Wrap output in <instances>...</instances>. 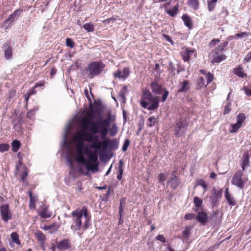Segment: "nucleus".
I'll return each instance as SVG.
<instances>
[{
  "label": "nucleus",
  "mask_w": 251,
  "mask_h": 251,
  "mask_svg": "<svg viewBox=\"0 0 251 251\" xmlns=\"http://www.w3.org/2000/svg\"><path fill=\"white\" fill-rule=\"evenodd\" d=\"M194 203L195 207L200 208L202 206V201L198 197H195L194 199Z\"/></svg>",
  "instance_id": "49530a36"
},
{
  "label": "nucleus",
  "mask_w": 251,
  "mask_h": 251,
  "mask_svg": "<svg viewBox=\"0 0 251 251\" xmlns=\"http://www.w3.org/2000/svg\"><path fill=\"white\" fill-rule=\"evenodd\" d=\"M76 136V141L78 142L76 147H83L84 139L81 138V134L80 133H77Z\"/></svg>",
  "instance_id": "37998d69"
},
{
  "label": "nucleus",
  "mask_w": 251,
  "mask_h": 251,
  "mask_svg": "<svg viewBox=\"0 0 251 251\" xmlns=\"http://www.w3.org/2000/svg\"><path fill=\"white\" fill-rule=\"evenodd\" d=\"M125 205H126L125 199L124 198H123L120 200V205L119 207V214L120 219H121L122 218V213L124 211Z\"/></svg>",
  "instance_id": "72a5a7b5"
},
{
  "label": "nucleus",
  "mask_w": 251,
  "mask_h": 251,
  "mask_svg": "<svg viewBox=\"0 0 251 251\" xmlns=\"http://www.w3.org/2000/svg\"><path fill=\"white\" fill-rule=\"evenodd\" d=\"M56 248L59 251H64L70 249L71 248L70 240L65 239L57 242Z\"/></svg>",
  "instance_id": "4468645a"
},
{
  "label": "nucleus",
  "mask_w": 251,
  "mask_h": 251,
  "mask_svg": "<svg viewBox=\"0 0 251 251\" xmlns=\"http://www.w3.org/2000/svg\"><path fill=\"white\" fill-rule=\"evenodd\" d=\"M84 154H88V151L87 150H84L83 147H76V159L79 164H82L86 163Z\"/></svg>",
  "instance_id": "f8f14e48"
},
{
  "label": "nucleus",
  "mask_w": 251,
  "mask_h": 251,
  "mask_svg": "<svg viewBox=\"0 0 251 251\" xmlns=\"http://www.w3.org/2000/svg\"><path fill=\"white\" fill-rule=\"evenodd\" d=\"M207 215L205 212L201 211L198 213L196 217V220L201 224L204 225L207 221Z\"/></svg>",
  "instance_id": "6ab92c4d"
},
{
  "label": "nucleus",
  "mask_w": 251,
  "mask_h": 251,
  "mask_svg": "<svg viewBox=\"0 0 251 251\" xmlns=\"http://www.w3.org/2000/svg\"><path fill=\"white\" fill-rule=\"evenodd\" d=\"M169 67L168 68V70L170 73L172 74V75H175V70L176 68L175 66L173 65V63L172 62H170L169 64Z\"/></svg>",
  "instance_id": "de8ad7c7"
},
{
  "label": "nucleus",
  "mask_w": 251,
  "mask_h": 251,
  "mask_svg": "<svg viewBox=\"0 0 251 251\" xmlns=\"http://www.w3.org/2000/svg\"><path fill=\"white\" fill-rule=\"evenodd\" d=\"M35 202L36 200L35 198H30V201H29V207L30 209H34L35 208Z\"/></svg>",
  "instance_id": "6e6d98bb"
},
{
  "label": "nucleus",
  "mask_w": 251,
  "mask_h": 251,
  "mask_svg": "<svg viewBox=\"0 0 251 251\" xmlns=\"http://www.w3.org/2000/svg\"><path fill=\"white\" fill-rule=\"evenodd\" d=\"M241 126H241V125H239L237 123L231 124L230 125L231 128L229 129V131L231 133H235L237 132Z\"/></svg>",
  "instance_id": "79ce46f5"
},
{
  "label": "nucleus",
  "mask_w": 251,
  "mask_h": 251,
  "mask_svg": "<svg viewBox=\"0 0 251 251\" xmlns=\"http://www.w3.org/2000/svg\"><path fill=\"white\" fill-rule=\"evenodd\" d=\"M233 73L235 75L238 76L243 78L245 76V74L243 71V68L239 66L238 68H235L233 71Z\"/></svg>",
  "instance_id": "473e14b6"
},
{
  "label": "nucleus",
  "mask_w": 251,
  "mask_h": 251,
  "mask_svg": "<svg viewBox=\"0 0 251 251\" xmlns=\"http://www.w3.org/2000/svg\"><path fill=\"white\" fill-rule=\"evenodd\" d=\"M71 216L73 218V223L75 224V226H71L72 229L78 231L83 229L85 230L91 225V216L86 206H83L81 209H76L73 211Z\"/></svg>",
  "instance_id": "f03ea898"
},
{
  "label": "nucleus",
  "mask_w": 251,
  "mask_h": 251,
  "mask_svg": "<svg viewBox=\"0 0 251 251\" xmlns=\"http://www.w3.org/2000/svg\"><path fill=\"white\" fill-rule=\"evenodd\" d=\"M87 117L90 120H86V121H91V120H93L95 117V111L94 110H91L87 113ZM91 122H92L91 121ZM84 122V121L83 122Z\"/></svg>",
  "instance_id": "864d4df0"
},
{
  "label": "nucleus",
  "mask_w": 251,
  "mask_h": 251,
  "mask_svg": "<svg viewBox=\"0 0 251 251\" xmlns=\"http://www.w3.org/2000/svg\"><path fill=\"white\" fill-rule=\"evenodd\" d=\"M244 60H245L247 62H250L251 61V51H250L248 53V54L246 55L244 58Z\"/></svg>",
  "instance_id": "774afa93"
},
{
  "label": "nucleus",
  "mask_w": 251,
  "mask_h": 251,
  "mask_svg": "<svg viewBox=\"0 0 251 251\" xmlns=\"http://www.w3.org/2000/svg\"><path fill=\"white\" fill-rule=\"evenodd\" d=\"M59 226L56 223H53L52 225L45 226L43 227V229L45 230H48L50 234H53L56 232Z\"/></svg>",
  "instance_id": "b1692460"
},
{
  "label": "nucleus",
  "mask_w": 251,
  "mask_h": 251,
  "mask_svg": "<svg viewBox=\"0 0 251 251\" xmlns=\"http://www.w3.org/2000/svg\"><path fill=\"white\" fill-rule=\"evenodd\" d=\"M38 110V107H35L30 110H29L27 113V117L29 119H32L35 114L37 111Z\"/></svg>",
  "instance_id": "58836bf2"
},
{
  "label": "nucleus",
  "mask_w": 251,
  "mask_h": 251,
  "mask_svg": "<svg viewBox=\"0 0 251 251\" xmlns=\"http://www.w3.org/2000/svg\"><path fill=\"white\" fill-rule=\"evenodd\" d=\"M148 120H149V123L148 124V125L149 127H152V126H154L157 121L156 119L153 116L150 117L149 118Z\"/></svg>",
  "instance_id": "3c124183"
},
{
  "label": "nucleus",
  "mask_w": 251,
  "mask_h": 251,
  "mask_svg": "<svg viewBox=\"0 0 251 251\" xmlns=\"http://www.w3.org/2000/svg\"><path fill=\"white\" fill-rule=\"evenodd\" d=\"M105 65L101 61H93L88 64L86 71L89 72L88 77L93 78L100 75L104 70Z\"/></svg>",
  "instance_id": "20e7f679"
},
{
  "label": "nucleus",
  "mask_w": 251,
  "mask_h": 251,
  "mask_svg": "<svg viewBox=\"0 0 251 251\" xmlns=\"http://www.w3.org/2000/svg\"><path fill=\"white\" fill-rule=\"evenodd\" d=\"M0 208L2 220L4 223H7L12 217L9 205L8 204H2L0 206Z\"/></svg>",
  "instance_id": "9d476101"
},
{
  "label": "nucleus",
  "mask_w": 251,
  "mask_h": 251,
  "mask_svg": "<svg viewBox=\"0 0 251 251\" xmlns=\"http://www.w3.org/2000/svg\"><path fill=\"white\" fill-rule=\"evenodd\" d=\"M187 3L189 6L195 10H197L199 8L198 0H188Z\"/></svg>",
  "instance_id": "2f4dec72"
},
{
  "label": "nucleus",
  "mask_w": 251,
  "mask_h": 251,
  "mask_svg": "<svg viewBox=\"0 0 251 251\" xmlns=\"http://www.w3.org/2000/svg\"><path fill=\"white\" fill-rule=\"evenodd\" d=\"M175 135L180 137L185 133L186 131V126L181 121L176 123L175 125Z\"/></svg>",
  "instance_id": "2eb2a0df"
},
{
  "label": "nucleus",
  "mask_w": 251,
  "mask_h": 251,
  "mask_svg": "<svg viewBox=\"0 0 251 251\" xmlns=\"http://www.w3.org/2000/svg\"><path fill=\"white\" fill-rule=\"evenodd\" d=\"M38 215L42 218L47 219L50 218L51 215V212L49 210V206L43 204L40 207V209L37 211Z\"/></svg>",
  "instance_id": "ddd939ff"
},
{
  "label": "nucleus",
  "mask_w": 251,
  "mask_h": 251,
  "mask_svg": "<svg viewBox=\"0 0 251 251\" xmlns=\"http://www.w3.org/2000/svg\"><path fill=\"white\" fill-rule=\"evenodd\" d=\"M127 91V87L126 86H124L122 88V90L120 92L119 97L123 100L124 103L126 102L125 92Z\"/></svg>",
  "instance_id": "a18cd8bd"
},
{
  "label": "nucleus",
  "mask_w": 251,
  "mask_h": 251,
  "mask_svg": "<svg viewBox=\"0 0 251 251\" xmlns=\"http://www.w3.org/2000/svg\"><path fill=\"white\" fill-rule=\"evenodd\" d=\"M205 81L202 77H200L197 81V88L201 89L204 85Z\"/></svg>",
  "instance_id": "c03bdc74"
},
{
  "label": "nucleus",
  "mask_w": 251,
  "mask_h": 251,
  "mask_svg": "<svg viewBox=\"0 0 251 251\" xmlns=\"http://www.w3.org/2000/svg\"><path fill=\"white\" fill-rule=\"evenodd\" d=\"M226 58V56L225 55L221 54L216 57H214L213 58H212V59L211 60V62L212 63H220L223 60H225Z\"/></svg>",
  "instance_id": "c9c22d12"
},
{
  "label": "nucleus",
  "mask_w": 251,
  "mask_h": 251,
  "mask_svg": "<svg viewBox=\"0 0 251 251\" xmlns=\"http://www.w3.org/2000/svg\"><path fill=\"white\" fill-rule=\"evenodd\" d=\"M181 18L183 21L184 25L188 28L192 29L193 27V23L190 16L187 14H183Z\"/></svg>",
  "instance_id": "5701e85b"
},
{
  "label": "nucleus",
  "mask_w": 251,
  "mask_h": 251,
  "mask_svg": "<svg viewBox=\"0 0 251 251\" xmlns=\"http://www.w3.org/2000/svg\"><path fill=\"white\" fill-rule=\"evenodd\" d=\"M81 134V138L84 139V141L89 143H92L91 147L95 149L97 146V142L99 138V136L95 135V134H90L85 131H83Z\"/></svg>",
  "instance_id": "6e6552de"
},
{
  "label": "nucleus",
  "mask_w": 251,
  "mask_h": 251,
  "mask_svg": "<svg viewBox=\"0 0 251 251\" xmlns=\"http://www.w3.org/2000/svg\"><path fill=\"white\" fill-rule=\"evenodd\" d=\"M35 236L37 239L41 243H43L46 240V236L42 231L40 230L37 231L35 233Z\"/></svg>",
  "instance_id": "7c9ffc66"
},
{
  "label": "nucleus",
  "mask_w": 251,
  "mask_h": 251,
  "mask_svg": "<svg viewBox=\"0 0 251 251\" xmlns=\"http://www.w3.org/2000/svg\"><path fill=\"white\" fill-rule=\"evenodd\" d=\"M118 131V127L116 123H113L111 128L109 130V134L110 136L113 137L115 136Z\"/></svg>",
  "instance_id": "f704fd0d"
},
{
  "label": "nucleus",
  "mask_w": 251,
  "mask_h": 251,
  "mask_svg": "<svg viewBox=\"0 0 251 251\" xmlns=\"http://www.w3.org/2000/svg\"><path fill=\"white\" fill-rule=\"evenodd\" d=\"M140 105L144 108L149 111H154L159 106V100L157 97H153L151 93L148 89H145L143 92Z\"/></svg>",
  "instance_id": "7ed1b4c3"
},
{
  "label": "nucleus",
  "mask_w": 251,
  "mask_h": 251,
  "mask_svg": "<svg viewBox=\"0 0 251 251\" xmlns=\"http://www.w3.org/2000/svg\"><path fill=\"white\" fill-rule=\"evenodd\" d=\"M249 158L250 155L248 153L245 152L243 154L242 162L241 164L243 171L245 170L246 168L250 166Z\"/></svg>",
  "instance_id": "412c9836"
},
{
  "label": "nucleus",
  "mask_w": 251,
  "mask_h": 251,
  "mask_svg": "<svg viewBox=\"0 0 251 251\" xmlns=\"http://www.w3.org/2000/svg\"><path fill=\"white\" fill-rule=\"evenodd\" d=\"M192 228L191 226H187L182 232L181 237H180L183 243H186L189 238L191 234V230Z\"/></svg>",
  "instance_id": "aec40b11"
},
{
  "label": "nucleus",
  "mask_w": 251,
  "mask_h": 251,
  "mask_svg": "<svg viewBox=\"0 0 251 251\" xmlns=\"http://www.w3.org/2000/svg\"><path fill=\"white\" fill-rule=\"evenodd\" d=\"M27 176H28V173L27 172V169H25L21 176V180L23 181V182H24L25 180L26 177Z\"/></svg>",
  "instance_id": "69168bd1"
},
{
  "label": "nucleus",
  "mask_w": 251,
  "mask_h": 251,
  "mask_svg": "<svg viewBox=\"0 0 251 251\" xmlns=\"http://www.w3.org/2000/svg\"><path fill=\"white\" fill-rule=\"evenodd\" d=\"M83 27L87 32H93L94 31V26L90 23L84 24Z\"/></svg>",
  "instance_id": "a19ab883"
},
{
  "label": "nucleus",
  "mask_w": 251,
  "mask_h": 251,
  "mask_svg": "<svg viewBox=\"0 0 251 251\" xmlns=\"http://www.w3.org/2000/svg\"><path fill=\"white\" fill-rule=\"evenodd\" d=\"M175 172H173L171 174L170 180L168 182V184L170 185V187L173 189H176L179 185L180 182L178 177L175 174Z\"/></svg>",
  "instance_id": "f3484780"
},
{
  "label": "nucleus",
  "mask_w": 251,
  "mask_h": 251,
  "mask_svg": "<svg viewBox=\"0 0 251 251\" xmlns=\"http://www.w3.org/2000/svg\"><path fill=\"white\" fill-rule=\"evenodd\" d=\"M89 160H86V163L82 164L85 165L88 171L93 172L98 171L99 163L98 162V156L96 153H91L88 151V154H87Z\"/></svg>",
  "instance_id": "39448f33"
},
{
  "label": "nucleus",
  "mask_w": 251,
  "mask_h": 251,
  "mask_svg": "<svg viewBox=\"0 0 251 251\" xmlns=\"http://www.w3.org/2000/svg\"><path fill=\"white\" fill-rule=\"evenodd\" d=\"M194 51L192 50H188L187 48L185 49L183 51L181 52L182 58L184 61L187 62L189 60L190 56L194 53Z\"/></svg>",
  "instance_id": "4be33fe9"
},
{
  "label": "nucleus",
  "mask_w": 251,
  "mask_h": 251,
  "mask_svg": "<svg viewBox=\"0 0 251 251\" xmlns=\"http://www.w3.org/2000/svg\"><path fill=\"white\" fill-rule=\"evenodd\" d=\"M130 74V70L128 67L124 68L123 71L118 70L113 74L115 77L118 78L120 79L125 80L127 78Z\"/></svg>",
  "instance_id": "dca6fc26"
},
{
  "label": "nucleus",
  "mask_w": 251,
  "mask_h": 251,
  "mask_svg": "<svg viewBox=\"0 0 251 251\" xmlns=\"http://www.w3.org/2000/svg\"><path fill=\"white\" fill-rule=\"evenodd\" d=\"M9 147V144L7 143L0 144V152H3L8 151Z\"/></svg>",
  "instance_id": "8fccbe9b"
},
{
  "label": "nucleus",
  "mask_w": 251,
  "mask_h": 251,
  "mask_svg": "<svg viewBox=\"0 0 251 251\" xmlns=\"http://www.w3.org/2000/svg\"><path fill=\"white\" fill-rule=\"evenodd\" d=\"M246 119V116L244 113H240L236 117V123L238 124L239 125H241V126L242 125V123Z\"/></svg>",
  "instance_id": "4c0bfd02"
},
{
  "label": "nucleus",
  "mask_w": 251,
  "mask_h": 251,
  "mask_svg": "<svg viewBox=\"0 0 251 251\" xmlns=\"http://www.w3.org/2000/svg\"><path fill=\"white\" fill-rule=\"evenodd\" d=\"M112 120L110 114L106 119H100L97 122L85 121L82 124V126L89 129L93 134H100V138L103 141L101 142L98 139L95 151L100 152V150L105 151L109 148L110 139L106 138L109 132V127Z\"/></svg>",
  "instance_id": "f257e3e1"
},
{
  "label": "nucleus",
  "mask_w": 251,
  "mask_h": 251,
  "mask_svg": "<svg viewBox=\"0 0 251 251\" xmlns=\"http://www.w3.org/2000/svg\"><path fill=\"white\" fill-rule=\"evenodd\" d=\"M169 91H167L166 89H164V92L162 96L161 100L162 102H164L167 100L168 96H169Z\"/></svg>",
  "instance_id": "bf43d9fd"
},
{
  "label": "nucleus",
  "mask_w": 251,
  "mask_h": 251,
  "mask_svg": "<svg viewBox=\"0 0 251 251\" xmlns=\"http://www.w3.org/2000/svg\"><path fill=\"white\" fill-rule=\"evenodd\" d=\"M23 12V10L18 9L14 11L9 17L3 23V26L5 29H7L12 25V24L16 21Z\"/></svg>",
  "instance_id": "423d86ee"
},
{
  "label": "nucleus",
  "mask_w": 251,
  "mask_h": 251,
  "mask_svg": "<svg viewBox=\"0 0 251 251\" xmlns=\"http://www.w3.org/2000/svg\"><path fill=\"white\" fill-rule=\"evenodd\" d=\"M196 216H195V215L194 214L189 213V214H186L185 215L184 218L186 220H192V219H194L195 218H196Z\"/></svg>",
  "instance_id": "e2e57ef3"
},
{
  "label": "nucleus",
  "mask_w": 251,
  "mask_h": 251,
  "mask_svg": "<svg viewBox=\"0 0 251 251\" xmlns=\"http://www.w3.org/2000/svg\"><path fill=\"white\" fill-rule=\"evenodd\" d=\"M130 144L129 140L128 139H126L124 141V145L122 147L123 151H127L128 147Z\"/></svg>",
  "instance_id": "4d7b16f0"
},
{
  "label": "nucleus",
  "mask_w": 251,
  "mask_h": 251,
  "mask_svg": "<svg viewBox=\"0 0 251 251\" xmlns=\"http://www.w3.org/2000/svg\"><path fill=\"white\" fill-rule=\"evenodd\" d=\"M123 165L124 162L122 160H119V165L118 167V174L117 175V178L118 180H121L122 178V175L123 174Z\"/></svg>",
  "instance_id": "c756f323"
},
{
  "label": "nucleus",
  "mask_w": 251,
  "mask_h": 251,
  "mask_svg": "<svg viewBox=\"0 0 251 251\" xmlns=\"http://www.w3.org/2000/svg\"><path fill=\"white\" fill-rule=\"evenodd\" d=\"M152 92L154 94H159L161 92V86L156 81H153L151 83Z\"/></svg>",
  "instance_id": "393cba45"
},
{
  "label": "nucleus",
  "mask_w": 251,
  "mask_h": 251,
  "mask_svg": "<svg viewBox=\"0 0 251 251\" xmlns=\"http://www.w3.org/2000/svg\"><path fill=\"white\" fill-rule=\"evenodd\" d=\"M178 10V4L174 6L172 8H170L166 11V13L172 17H175Z\"/></svg>",
  "instance_id": "cd10ccee"
},
{
  "label": "nucleus",
  "mask_w": 251,
  "mask_h": 251,
  "mask_svg": "<svg viewBox=\"0 0 251 251\" xmlns=\"http://www.w3.org/2000/svg\"><path fill=\"white\" fill-rule=\"evenodd\" d=\"M197 184L198 185L201 186L203 188V189H204V191H205L206 190V189H207V185L205 183V181L203 179H200L198 181Z\"/></svg>",
  "instance_id": "603ef678"
},
{
  "label": "nucleus",
  "mask_w": 251,
  "mask_h": 251,
  "mask_svg": "<svg viewBox=\"0 0 251 251\" xmlns=\"http://www.w3.org/2000/svg\"><path fill=\"white\" fill-rule=\"evenodd\" d=\"M178 92H186L189 89V82L187 80L183 81L180 85Z\"/></svg>",
  "instance_id": "c85d7f7f"
},
{
  "label": "nucleus",
  "mask_w": 251,
  "mask_h": 251,
  "mask_svg": "<svg viewBox=\"0 0 251 251\" xmlns=\"http://www.w3.org/2000/svg\"><path fill=\"white\" fill-rule=\"evenodd\" d=\"M11 237L13 242L16 244L18 245L20 244V241L19 239V235L16 232H12L11 234Z\"/></svg>",
  "instance_id": "ea45409f"
},
{
  "label": "nucleus",
  "mask_w": 251,
  "mask_h": 251,
  "mask_svg": "<svg viewBox=\"0 0 251 251\" xmlns=\"http://www.w3.org/2000/svg\"><path fill=\"white\" fill-rule=\"evenodd\" d=\"M228 42L227 41H225L221 43L217 48L214 50V53L215 54H218L220 52H222L225 50V48L227 46Z\"/></svg>",
  "instance_id": "bb28decb"
},
{
  "label": "nucleus",
  "mask_w": 251,
  "mask_h": 251,
  "mask_svg": "<svg viewBox=\"0 0 251 251\" xmlns=\"http://www.w3.org/2000/svg\"><path fill=\"white\" fill-rule=\"evenodd\" d=\"M230 105H231V104L230 103H228L227 104H226V106L225 107V110L224 112V114L225 115L227 114L228 113H229L230 112V111H231Z\"/></svg>",
  "instance_id": "0e129e2a"
},
{
  "label": "nucleus",
  "mask_w": 251,
  "mask_h": 251,
  "mask_svg": "<svg viewBox=\"0 0 251 251\" xmlns=\"http://www.w3.org/2000/svg\"><path fill=\"white\" fill-rule=\"evenodd\" d=\"M71 128V126L70 125H68L64 131V133L63 134V145L66 148H68L70 144L67 141V137H68V134L69 133V131Z\"/></svg>",
  "instance_id": "a878e982"
},
{
  "label": "nucleus",
  "mask_w": 251,
  "mask_h": 251,
  "mask_svg": "<svg viewBox=\"0 0 251 251\" xmlns=\"http://www.w3.org/2000/svg\"><path fill=\"white\" fill-rule=\"evenodd\" d=\"M213 77H214V76L213 75L211 74L210 73H208L206 74V81H207V84H209V83H210L213 79Z\"/></svg>",
  "instance_id": "5fc2aeb1"
},
{
  "label": "nucleus",
  "mask_w": 251,
  "mask_h": 251,
  "mask_svg": "<svg viewBox=\"0 0 251 251\" xmlns=\"http://www.w3.org/2000/svg\"><path fill=\"white\" fill-rule=\"evenodd\" d=\"M118 143L116 139L110 140L109 142V148L111 149L117 148Z\"/></svg>",
  "instance_id": "09e8293b"
},
{
  "label": "nucleus",
  "mask_w": 251,
  "mask_h": 251,
  "mask_svg": "<svg viewBox=\"0 0 251 251\" xmlns=\"http://www.w3.org/2000/svg\"><path fill=\"white\" fill-rule=\"evenodd\" d=\"M66 45L70 48H73L74 47V43L73 41L70 38H67L66 40Z\"/></svg>",
  "instance_id": "13d9d810"
},
{
  "label": "nucleus",
  "mask_w": 251,
  "mask_h": 251,
  "mask_svg": "<svg viewBox=\"0 0 251 251\" xmlns=\"http://www.w3.org/2000/svg\"><path fill=\"white\" fill-rule=\"evenodd\" d=\"M11 146L12 147L13 151L14 152H17L21 146V143L19 141L14 140L12 141Z\"/></svg>",
  "instance_id": "e433bc0d"
},
{
  "label": "nucleus",
  "mask_w": 251,
  "mask_h": 251,
  "mask_svg": "<svg viewBox=\"0 0 251 251\" xmlns=\"http://www.w3.org/2000/svg\"><path fill=\"white\" fill-rule=\"evenodd\" d=\"M223 189L217 190L213 188L212 190V196L209 197L210 203L212 207L217 206L219 205V199L222 197Z\"/></svg>",
  "instance_id": "0eeeda50"
},
{
  "label": "nucleus",
  "mask_w": 251,
  "mask_h": 251,
  "mask_svg": "<svg viewBox=\"0 0 251 251\" xmlns=\"http://www.w3.org/2000/svg\"><path fill=\"white\" fill-rule=\"evenodd\" d=\"M155 239L163 243H165L167 242L166 239L165 238L164 236L162 235H157L155 237Z\"/></svg>",
  "instance_id": "680f3d73"
},
{
  "label": "nucleus",
  "mask_w": 251,
  "mask_h": 251,
  "mask_svg": "<svg viewBox=\"0 0 251 251\" xmlns=\"http://www.w3.org/2000/svg\"><path fill=\"white\" fill-rule=\"evenodd\" d=\"M220 14L221 16L225 17L228 15L229 12L226 8L223 7Z\"/></svg>",
  "instance_id": "052dcab7"
},
{
  "label": "nucleus",
  "mask_w": 251,
  "mask_h": 251,
  "mask_svg": "<svg viewBox=\"0 0 251 251\" xmlns=\"http://www.w3.org/2000/svg\"><path fill=\"white\" fill-rule=\"evenodd\" d=\"M225 196L226 201L230 206H233L236 205V201L231 194L229 193L227 187L226 188Z\"/></svg>",
  "instance_id": "a211bd4d"
},
{
  "label": "nucleus",
  "mask_w": 251,
  "mask_h": 251,
  "mask_svg": "<svg viewBox=\"0 0 251 251\" xmlns=\"http://www.w3.org/2000/svg\"><path fill=\"white\" fill-rule=\"evenodd\" d=\"M244 90L245 91V94L249 96H251V88L244 87Z\"/></svg>",
  "instance_id": "338daca9"
},
{
  "label": "nucleus",
  "mask_w": 251,
  "mask_h": 251,
  "mask_svg": "<svg viewBox=\"0 0 251 251\" xmlns=\"http://www.w3.org/2000/svg\"><path fill=\"white\" fill-rule=\"evenodd\" d=\"M243 175L242 171L239 170L233 176L231 183L240 189H242L244 186V182L242 179Z\"/></svg>",
  "instance_id": "1a4fd4ad"
},
{
  "label": "nucleus",
  "mask_w": 251,
  "mask_h": 251,
  "mask_svg": "<svg viewBox=\"0 0 251 251\" xmlns=\"http://www.w3.org/2000/svg\"><path fill=\"white\" fill-rule=\"evenodd\" d=\"M2 49L4 51V57L6 60H10L12 58L13 50L12 43L11 41H7L2 46Z\"/></svg>",
  "instance_id": "9b49d317"
}]
</instances>
